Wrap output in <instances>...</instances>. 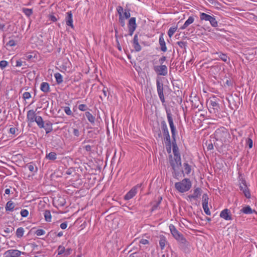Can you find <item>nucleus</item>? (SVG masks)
Segmentation results:
<instances>
[{"instance_id": "obj_61", "label": "nucleus", "mask_w": 257, "mask_h": 257, "mask_svg": "<svg viewBox=\"0 0 257 257\" xmlns=\"http://www.w3.org/2000/svg\"><path fill=\"white\" fill-rule=\"evenodd\" d=\"M166 56H162L159 59V62L160 65H163L164 62L166 60Z\"/></svg>"}, {"instance_id": "obj_50", "label": "nucleus", "mask_w": 257, "mask_h": 257, "mask_svg": "<svg viewBox=\"0 0 257 257\" xmlns=\"http://www.w3.org/2000/svg\"><path fill=\"white\" fill-rule=\"evenodd\" d=\"M35 233L38 236H41L44 235L45 233V231L42 229H39L35 231Z\"/></svg>"}, {"instance_id": "obj_49", "label": "nucleus", "mask_w": 257, "mask_h": 257, "mask_svg": "<svg viewBox=\"0 0 257 257\" xmlns=\"http://www.w3.org/2000/svg\"><path fill=\"white\" fill-rule=\"evenodd\" d=\"M116 10L118 14L119 15V17H122V13L123 11V9L121 6H118L116 8Z\"/></svg>"}, {"instance_id": "obj_45", "label": "nucleus", "mask_w": 257, "mask_h": 257, "mask_svg": "<svg viewBox=\"0 0 257 257\" xmlns=\"http://www.w3.org/2000/svg\"><path fill=\"white\" fill-rule=\"evenodd\" d=\"M123 16L124 17V19H126L130 18L131 17L130 10L128 9H125L124 10Z\"/></svg>"}, {"instance_id": "obj_7", "label": "nucleus", "mask_w": 257, "mask_h": 257, "mask_svg": "<svg viewBox=\"0 0 257 257\" xmlns=\"http://www.w3.org/2000/svg\"><path fill=\"white\" fill-rule=\"evenodd\" d=\"M24 166L27 167L31 172H35L37 170V167L33 163L25 165L22 156L20 154H17V166L23 167Z\"/></svg>"}, {"instance_id": "obj_3", "label": "nucleus", "mask_w": 257, "mask_h": 257, "mask_svg": "<svg viewBox=\"0 0 257 257\" xmlns=\"http://www.w3.org/2000/svg\"><path fill=\"white\" fill-rule=\"evenodd\" d=\"M191 182L188 178H185L181 181L175 184V188L180 193H184L188 191L191 188Z\"/></svg>"}, {"instance_id": "obj_55", "label": "nucleus", "mask_w": 257, "mask_h": 257, "mask_svg": "<svg viewBox=\"0 0 257 257\" xmlns=\"http://www.w3.org/2000/svg\"><path fill=\"white\" fill-rule=\"evenodd\" d=\"M8 65V62L5 60H2L0 62V67L2 69L5 68Z\"/></svg>"}, {"instance_id": "obj_12", "label": "nucleus", "mask_w": 257, "mask_h": 257, "mask_svg": "<svg viewBox=\"0 0 257 257\" xmlns=\"http://www.w3.org/2000/svg\"><path fill=\"white\" fill-rule=\"evenodd\" d=\"M142 37V34H139V33L136 34L134 36L133 44L134 49L136 52H140L142 49V47L139 44V42L142 43L141 39Z\"/></svg>"}, {"instance_id": "obj_56", "label": "nucleus", "mask_w": 257, "mask_h": 257, "mask_svg": "<svg viewBox=\"0 0 257 257\" xmlns=\"http://www.w3.org/2000/svg\"><path fill=\"white\" fill-rule=\"evenodd\" d=\"M31 97V95L30 92H25L23 94V98L26 100L30 98Z\"/></svg>"}, {"instance_id": "obj_44", "label": "nucleus", "mask_w": 257, "mask_h": 257, "mask_svg": "<svg viewBox=\"0 0 257 257\" xmlns=\"http://www.w3.org/2000/svg\"><path fill=\"white\" fill-rule=\"evenodd\" d=\"M24 230L23 227L17 228V237L21 238L23 236Z\"/></svg>"}, {"instance_id": "obj_17", "label": "nucleus", "mask_w": 257, "mask_h": 257, "mask_svg": "<svg viewBox=\"0 0 257 257\" xmlns=\"http://www.w3.org/2000/svg\"><path fill=\"white\" fill-rule=\"evenodd\" d=\"M73 14L71 11H69L66 13V16L65 18L66 24L67 26L70 27L72 28H74L73 24Z\"/></svg>"}, {"instance_id": "obj_19", "label": "nucleus", "mask_w": 257, "mask_h": 257, "mask_svg": "<svg viewBox=\"0 0 257 257\" xmlns=\"http://www.w3.org/2000/svg\"><path fill=\"white\" fill-rule=\"evenodd\" d=\"M159 44L160 45V49L162 51L165 52L167 50L166 45V42L164 39V34L162 33L159 37Z\"/></svg>"}, {"instance_id": "obj_10", "label": "nucleus", "mask_w": 257, "mask_h": 257, "mask_svg": "<svg viewBox=\"0 0 257 257\" xmlns=\"http://www.w3.org/2000/svg\"><path fill=\"white\" fill-rule=\"evenodd\" d=\"M153 69L158 76H166L168 74V68L165 65L154 66Z\"/></svg>"}, {"instance_id": "obj_30", "label": "nucleus", "mask_w": 257, "mask_h": 257, "mask_svg": "<svg viewBox=\"0 0 257 257\" xmlns=\"http://www.w3.org/2000/svg\"><path fill=\"white\" fill-rule=\"evenodd\" d=\"M46 158L51 161H54L57 159V154L55 152H50L46 154Z\"/></svg>"}, {"instance_id": "obj_25", "label": "nucleus", "mask_w": 257, "mask_h": 257, "mask_svg": "<svg viewBox=\"0 0 257 257\" xmlns=\"http://www.w3.org/2000/svg\"><path fill=\"white\" fill-rule=\"evenodd\" d=\"M194 21V19L193 17L190 16L189 17L188 20H187L184 25L180 28V29L184 30L186 29L189 25L193 23Z\"/></svg>"}, {"instance_id": "obj_52", "label": "nucleus", "mask_w": 257, "mask_h": 257, "mask_svg": "<svg viewBox=\"0 0 257 257\" xmlns=\"http://www.w3.org/2000/svg\"><path fill=\"white\" fill-rule=\"evenodd\" d=\"M202 207L206 214L208 215H210L211 212L209 210L208 205H202Z\"/></svg>"}, {"instance_id": "obj_1", "label": "nucleus", "mask_w": 257, "mask_h": 257, "mask_svg": "<svg viewBox=\"0 0 257 257\" xmlns=\"http://www.w3.org/2000/svg\"><path fill=\"white\" fill-rule=\"evenodd\" d=\"M172 150L174 157L173 158L172 155H169V163L173 170V177L179 179V177L181 176V173L184 176V171H180L182 163L179 150L177 144L176 136L172 137Z\"/></svg>"}, {"instance_id": "obj_48", "label": "nucleus", "mask_w": 257, "mask_h": 257, "mask_svg": "<svg viewBox=\"0 0 257 257\" xmlns=\"http://www.w3.org/2000/svg\"><path fill=\"white\" fill-rule=\"evenodd\" d=\"M78 109L81 111H84L88 109V108L86 104H81L79 105Z\"/></svg>"}, {"instance_id": "obj_46", "label": "nucleus", "mask_w": 257, "mask_h": 257, "mask_svg": "<svg viewBox=\"0 0 257 257\" xmlns=\"http://www.w3.org/2000/svg\"><path fill=\"white\" fill-rule=\"evenodd\" d=\"M71 130L72 133L74 136L78 137L80 136V132L78 128L72 127Z\"/></svg>"}, {"instance_id": "obj_14", "label": "nucleus", "mask_w": 257, "mask_h": 257, "mask_svg": "<svg viewBox=\"0 0 257 257\" xmlns=\"http://www.w3.org/2000/svg\"><path fill=\"white\" fill-rule=\"evenodd\" d=\"M161 130L164 136V140L170 139V136L168 129L166 121L163 120L161 121Z\"/></svg>"}, {"instance_id": "obj_36", "label": "nucleus", "mask_w": 257, "mask_h": 257, "mask_svg": "<svg viewBox=\"0 0 257 257\" xmlns=\"http://www.w3.org/2000/svg\"><path fill=\"white\" fill-rule=\"evenodd\" d=\"M216 54L218 55L219 58L225 62H226L227 59H229L226 54L222 53V52H217Z\"/></svg>"}, {"instance_id": "obj_59", "label": "nucleus", "mask_w": 257, "mask_h": 257, "mask_svg": "<svg viewBox=\"0 0 257 257\" xmlns=\"http://www.w3.org/2000/svg\"><path fill=\"white\" fill-rule=\"evenodd\" d=\"M59 205L61 206H64L66 204L65 199L63 198H60L59 200Z\"/></svg>"}, {"instance_id": "obj_41", "label": "nucleus", "mask_w": 257, "mask_h": 257, "mask_svg": "<svg viewBox=\"0 0 257 257\" xmlns=\"http://www.w3.org/2000/svg\"><path fill=\"white\" fill-rule=\"evenodd\" d=\"M177 29V26L175 27H171L169 29L168 32V35L170 38H171L172 37V36L173 35L174 33L176 31Z\"/></svg>"}, {"instance_id": "obj_15", "label": "nucleus", "mask_w": 257, "mask_h": 257, "mask_svg": "<svg viewBox=\"0 0 257 257\" xmlns=\"http://www.w3.org/2000/svg\"><path fill=\"white\" fill-rule=\"evenodd\" d=\"M220 217L225 220H230L232 219L230 211L228 209H224L221 211Z\"/></svg>"}, {"instance_id": "obj_20", "label": "nucleus", "mask_w": 257, "mask_h": 257, "mask_svg": "<svg viewBox=\"0 0 257 257\" xmlns=\"http://www.w3.org/2000/svg\"><path fill=\"white\" fill-rule=\"evenodd\" d=\"M240 212L243 213L244 214H252L253 213H256V212L255 211V210L252 209L251 208V207H250V206H249V205H246L244 207H243L240 210Z\"/></svg>"}, {"instance_id": "obj_29", "label": "nucleus", "mask_w": 257, "mask_h": 257, "mask_svg": "<svg viewBox=\"0 0 257 257\" xmlns=\"http://www.w3.org/2000/svg\"><path fill=\"white\" fill-rule=\"evenodd\" d=\"M166 239L165 236L163 235H160L159 244L161 249H163L166 244Z\"/></svg>"}, {"instance_id": "obj_32", "label": "nucleus", "mask_w": 257, "mask_h": 257, "mask_svg": "<svg viewBox=\"0 0 257 257\" xmlns=\"http://www.w3.org/2000/svg\"><path fill=\"white\" fill-rule=\"evenodd\" d=\"M54 77L56 79V83L58 84H60L63 82V77L62 75L59 73H56L54 74Z\"/></svg>"}, {"instance_id": "obj_40", "label": "nucleus", "mask_w": 257, "mask_h": 257, "mask_svg": "<svg viewBox=\"0 0 257 257\" xmlns=\"http://www.w3.org/2000/svg\"><path fill=\"white\" fill-rule=\"evenodd\" d=\"M4 232L7 234L6 235H8V234L14 232L15 229L14 227L11 226H8L4 229Z\"/></svg>"}, {"instance_id": "obj_43", "label": "nucleus", "mask_w": 257, "mask_h": 257, "mask_svg": "<svg viewBox=\"0 0 257 257\" xmlns=\"http://www.w3.org/2000/svg\"><path fill=\"white\" fill-rule=\"evenodd\" d=\"M102 93L103 94V96L100 95L99 97L102 100L103 98H105V97L108 98V94H109V93L108 92V89L106 87H104L103 89H102Z\"/></svg>"}, {"instance_id": "obj_22", "label": "nucleus", "mask_w": 257, "mask_h": 257, "mask_svg": "<svg viewBox=\"0 0 257 257\" xmlns=\"http://www.w3.org/2000/svg\"><path fill=\"white\" fill-rule=\"evenodd\" d=\"M40 89L44 93H48L50 91V85L47 82H42L41 84Z\"/></svg>"}, {"instance_id": "obj_9", "label": "nucleus", "mask_w": 257, "mask_h": 257, "mask_svg": "<svg viewBox=\"0 0 257 257\" xmlns=\"http://www.w3.org/2000/svg\"><path fill=\"white\" fill-rule=\"evenodd\" d=\"M209 105V110L210 113L215 114V115L219 114L220 106L216 97H213L212 99H210Z\"/></svg>"}, {"instance_id": "obj_18", "label": "nucleus", "mask_w": 257, "mask_h": 257, "mask_svg": "<svg viewBox=\"0 0 257 257\" xmlns=\"http://www.w3.org/2000/svg\"><path fill=\"white\" fill-rule=\"evenodd\" d=\"M162 200V197L161 196H159L156 200H155L151 202V204L152 205V207L151 208L152 212L156 210L158 208V207L161 204Z\"/></svg>"}, {"instance_id": "obj_39", "label": "nucleus", "mask_w": 257, "mask_h": 257, "mask_svg": "<svg viewBox=\"0 0 257 257\" xmlns=\"http://www.w3.org/2000/svg\"><path fill=\"white\" fill-rule=\"evenodd\" d=\"M180 94H182V91L180 90H177L176 92L177 96L175 100L179 104H181L182 102V96L180 95Z\"/></svg>"}, {"instance_id": "obj_35", "label": "nucleus", "mask_w": 257, "mask_h": 257, "mask_svg": "<svg viewBox=\"0 0 257 257\" xmlns=\"http://www.w3.org/2000/svg\"><path fill=\"white\" fill-rule=\"evenodd\" d=\"M45 219L47 222H50L51 221V214L49 210H46L45 211L44 213Z\"/></svg>"}, {"instance_id": "obj_4", "label": "nucleus", "mask_w": 257, "mask_h": 257, "mask_svg": "<svg viewBox=\"0 0 257 257\" xmlns=\"http://www.w3.org/2000/svg\"><path fill=\"white\" fill-rule=\"evenodd\" d=\"M169 229L173 236L180 243L186 245L188 242L186 238L184 237L183 234L180 233L176 229L175 226L173 224H170Z\"/></svg>"}, {"instance_id": "obj_62", "label": "nucleus", "mask_w": 257, "mask_h": 257, "mask_svg": "<svg viewBox=\"0 0 257 257\" xmlns=\"http://www.w3.org/2000/svg\"><path fill=\"white\" fill-rule=\"evenodd\" d=\"M49 19L53 22H55L57 21V18L53 15H49Z\"/></svg>"}, {"instance_id": "obj_38", "label": "nucleus", "mask_w": 257, "mask_h": 257, "mask_svg": "<svg viewBox=\"0 0 257 257\" xmlns=\"http://www.w3.org/2000/svg\"><path fill=\"white\" fill-rule=\"evenodd\" d=\"M209 22L210 25L213 27H216L218 26V22L215 18L214 16H211V19H209Z\"/></svg>"}, {"instance_id": "obj_13", "label": "nucleus", "mask_w": 257, "mask_h": 257, "mask_svg": "<svg viewBox=\"0 0 257 257\" xmlns=\"http://www.w3.org/2000/svg\"><path fill=\"white\" fill-rule=\"evenodd\" d=\"M137 25L136 23V19L135 17L131 18L128 21V29L129 35L132 36L134 31L136 29Z\"/></svg>"}, {"instance_id": "obj_16", "label": "nucleus", "mask_w": 257, "mask_h": 257, "mask_svg": "<svg viewBox=\"0 0 257 257\" xmlns=\"http://www.w3.org/2000/svg\"><path fill=\"white\" fill-rule=\"evenodd\" d=\"M202 189L199 187H197L194 190V192L193 194H190L188 196V197L191 200L193 199L194 200H197L198 198H199L202 193Z\"/></svg>"}, {"instance_id": "obj_47", "label": "nucleus", "mask_w": 257, "mask_h": 257, "mask_svg": "<svg viewBox=\"0 0 257 257\" xmlns=\"http://www.w3.org/2000/svg\"><path fill=\"white\" fill-rule=\"evenodd\" d=\"M21 216L23 217H27L29 214V211L27 209H22L20 211Z\"/></svg>"}, {"instance_id": "obj_53", "label": "nucleus", "mask_w": 257, "mask_h": 257, "mask_svg": "<svg viewBox=\"0 0 257 257\" xmlns=\"http://www.w3.org/2000/svg\"><path fill=\"white\" fill-rule=\"evenodd\" d=\"M64 111L68 115H71L72 114V111L71 110L70 107L68 106L64 107Z\"/></svg>"}, {"instance_id": "obj_27", "label": "nucleus", "mask_w": 257, "mask_h": 257, "mask_svg": "<svg viewBox=\"0 0 257 257\" xmlns=\"http://www.w3.org/2000/svg\"><path fill=\"white\" fill-rule=\"evenodd\" d=\"M85 115L88 121L91 123L94 124L95 122V117L90 112L86 111Z\"/></svg>"}, {"instance_id": "obj_63", "label": "nucleus", "mask_w": 257, "mask_h": 257, "mask_svg": "<svg viewBox=\"0 0 257 257\" xmlns=\"http://www.w3.org/2000/svg\"><path fill=\"white\" fill-rule=\"evenodd\" d=\"M15 41L13 40H10L6 44L7 46H14L15 45Z\"/></svg>"}, {"instance_id": "obj_23", "label": "nucleus", "mask_w": 257, "mask_h": 257, "mask_svg": "<svg viewBox=\"0 0 257 257\" xmlns=\"http://www.w3.org/2000/svg\"><path fill=\"white\" fill-rule=\"evenodd\" d=\"M52 123L49 120L46 121L45 124L44 123V127H43V128L45 129L46 133L47 134L50 133L52 131Z\"/></svg>"}, {"instance_id": "obj_37", "label": "nucleus", "mask_w": 257, "mask_h": 257, "mask_svg": "<svg viewBox=\"0 0 257 257\" xmlns=\"http://www.w3.org/2000/svg\"><path fill=\"white\" fill-rule=\"evenodd\" d=\"M22 12L27 16L30 17L33 14V9L28 8H23Z\"/></svg>"}, {"instance_id": "obj_57", "label": "nucleus", "mask_w": 257, "mask_h": 257, "mask_svg": "<svg viewBox=\"0 0 257 257\" xmlns=\"http://www.w3.org/2000/svg\"><path fill=\"white\" fill-rule=\"evenodd\" d=\"M58 254H62L65 251V247L64 246H62L61 245H59L58 248Z\"/></svg>"}, {"instance_id": "obj_28", "label": "nucleus", "mask_w": 257, "mask_h": 257, "mask_svg": "<svg viewBox=\"0 0 257 257\" xmlns=\"http://www.w3.org/2000/svg\"><path fill=\"white\" fill-rule=\"evenodd\" d=\"M5 257H16V249H10L4 253Z\"/></svg>"}, {"instance_id": "obj_33", "label": "nucleus", "mask_w": 257, "mask_h": 257, "mask_svg": "<svg viewBox=\"0 0 257 257\" xmlns=\"http://www.w3.org/2000/svg\"><path fill=\"white\" fill-rule=\"evenodd\" d=\"M15 207V205L12 201H9L7 202L6 206L7 211H13Z\"/></svg>"}, {"instance_id": "obj_2", "label": "nucleus", "mask_w": 257, "mask_h": 257, "mask_svg": "<svg viewBox=\"0 0 257 257\" xmlns=\"http://www.w3.org/2000/svg\"><path fill=\"white\" fill-rule=\"evenodd\" d=\"M214 135L216 140L221 141L222 143L229 141V139L230 138L229 133L224 127L217 129Z\"/></svg>"}, {"instance_id": "obj_42", "label": "nucleus", "mask_w": 257, "mask_h": 257, "mask_svg": "<svg viewBox=\"0 0 257 257\" xmlns=\"http://www.w3.org/2000/svg\"><path fill=\"white\" fill-rule=\"evenodd\" d=\"M209 198L206 193H204L202 195V205H208Z\"/></svg>"}, {"instance_id": "obj_51", "label": "nucleus", "mask_w": 257, "mask_h": 257, "mask_svg": "<svg viewBox=\"0 0 257 257\" xmlns=\"http://www.w3.org/2000/svg\"><path fill=\"white\" fill-rule=\"evenodd\" d=\"M177 44L181 48H185L187 46V42L184 41H178L177 42Z\"/></svg>"}, {"instance_id": "obj_5", "label": "nucleus", "mask_w": 257, "mask_h": 257, "mask_svg": "<svg viewBox=\"0 0 257 257\" xmlns=\"http://www.w3.org/2000/svg\"><path fill=\"white\" fill-rule=\"evenodd\" d=\"M239 187L240 191H242L244 196L249 199L251 197L249 189L247 186L246 182L244 178H243L241 174H239L238 176Z\"/></svg>"}, {"instance_id": "obj_21", "label": "nucleus", "mask_w": 257, "mask_h": 257, "mask_svg": "<svg viewBox=\"0 0 257 257\" xmlns=\"http://www.w3.org/2000/svg\"><path fill=\"white\" fill-rule=\"evenodd\" d=\"M37 116L33 110H30L27 112V118L31 122L35 121Z\"/></svg>"}, {"instance_id": "obj_60", "label": "nucleus", "mask_w": 257, "mask_h": 257, "mask_svg": "<svg viewBox=\"0 0 257 257\" xmlns=\"http://www.w3.org/2000/svg\"><path fill=\"white\" fill-rule=\"evenodd\" d=\"M93 147V146H91L90 145H87L83 147V148L86 150V151L88 152H92V147Z\"/></svg>"}, {"instance_id": "obj_6", "label": "nucleus", "mask_w": 257, "mask_h": 257, "mask_svg": "<svg viewBox=\"0 0 257 257\" xmlns=\"http://www.w3.org/2000/svg\"><path fill=\"white\" fill-rule=\"evenodd\" d=\"M156 84H157V92L159 97V98L161 101L162 103V104L166 106L165 99L164 95V88H163V84L162 82V79L161 77L157 76L156 79Z\"/></svg>"}, {"instance_id": "obj_8", "label": "nucleus", "mask_w": 257, "mask_h": 257, "mask_svg": "<svg viewBox=\"0 0 257 257\" xmlns=\"http://www.w3.org/2000/svg\"><path fill=\"white\" fill-rule=\"evenodd\" d=\"M166 111L169 126H170V127L171 129L172 137H175L177 135V131L176 130V127L174 123L173 115L171 112L170 109H168L166 107Z\"/></svg>"}, {"instance_id": "obj_11", "label": "nucleus", "mask_w": 257, "mask_h": 257, "mask_svg": "<svg viewBox=\"0 0 257 257\" xmlns=\"http://www.w3.org/2000/svg\"><path fill=\"white\" fill-rule=\"evenodd\" d=\"M142 183L137 184L133 187L124 196V199L128 200L133 198L137 193V189L142 187Z\"/></svg>"}, {"instance_id": "obj_34", "label": "nucleus", "mask_w": 257, "mask_h": 257, "mask_svg": "<svg viewBox=\"0 0 257 257\" xmlns=\"http://www.w3.org/2000/svg\"><path fill=\"white\" fill-rule=\"evenodd\" d=\"M185 173L189 174L191 171V166L188 164L187 162L184 163L183 164Z\"/></svg>"}, {"instance_id": "obj_64", "label": "nucleus", "mask_w": 257, "mask_h": 257, "mask_svg": "<svg viewBox=\"0 0 257 257\" xmlns=\"http://www.w3.org/2000/svg\"><path fill=\"white\" fill-rule=\"evenodd\" d=\"M26 66V64L25 62H23L22 61H17V67L24 66Z\"/></svg>"}, {"instance_id": "obj_58", "label": "nucleus", "mask_w": 257, "mask_h": 257, "mask_svg": "<svg viewBox=\"0 0 257 257\" xmlns=\"http://www.w3.org/2000/svg\"><path fill=\"white\" fill-rule=\"evenodd\" d=\"M119 22L122 27L125 26V19L123 16L119 17Z\"/></svg>"}, {"instance_id": "obj_26", "label": "nucleus", "mask_w": 257, "mask_h": 257, "mask_svg": "<svg viewBox=\"0 0 257 257\" xmlns=\"http://www.w3.org/2000/svg\"><path fill=\"white\" fill-rule=\"evenodd\" d=\"M167 152L168 154H170L171 153V149L172 147V141L171 142V139L167 140H164Z\"/></svg>"}, {"instance_id": "obj_24", "label": "nucleus", "mask_w": 257, "mask_h": 257, "mask_svg": "<svg viewBox=\"0 0 257 257\" xmlns=\"http://www.w3.org/2000/svg\"><path fill=\"white\" fill-rule=\"evenodd\" d=\"M36 122L40 128L44 127V121L41 116H37L35 121Z\"/></svg>"}, {"instance_id": "obj_31", "label": "nucleus", "mask_w": 257, "mask_h": 257, "mask_svg": "<svg viewBox=\"0 0 257 257\" xmlns=\"http://www.w3.org/2000/svg\"><path fill=\"white\" fill-rule=\"evenodd\" d=\"M211 16L208 15L204 13H201L200 15V18L201 21H209V19H211Z\"/></svg>"}, {"instance_id": "obj_54", "label": "nucleus", "mask_w": 257, "mask_h": 257, "mask_svg": "<svg viewBox=\"0 0 257 257\" xmlns=\"http://www.w3.org/2000/svg\"><path fill=\"white\" fill-rule=\"evenodd\" d=\"M246 144L248 145V148L249 149H251L252 148L253 142H252V140H251V139L249 138H247L246 140Z\"/></svg>"}]
</instances>
